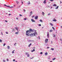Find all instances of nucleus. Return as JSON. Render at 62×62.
<instances>
[{"mask_svg": "<svg viewBox=\"0 0 62 62\" xmlns=\"http://www.w3.org/2000/svg\"><path fill=\"white\" fill-rule=\"evenodd\" d=\"M31 31L33 32V31L32 29H30V30H29V31L27 30V31H26V35H27L28 36H29V33H30Z\"/></svg>", "mask_w": 62, "mask_h": 62, "instance_id": "f257e3e1", "label": "nucleus"}, {"mask_svg": "<svg viewBox=\"0 0 62 62\" xmlns=\"http://www.w3.org/2000/svg\"><path fill=\"white\" fill-rule=\"evenodd\" d=\"M38 35V33H37V32H35L33 34L31 33V34L30 35V37L33 36H36V35Z\"/></svg>", "mask_w": 62, "mask_h": 62, "instance_id": "f03ea898", "label": "nucleus"}, {"mask_svg": "<svg viewBox=\"0 0 62 62\" xmlns=\"http://www.w3.org/2000/svg\"><path fill=\"white\" fill-rule=\"evenodd\" d=\"M48 42V39H46L45 40V42L46 43H47Z\"/></svg>", "mask_w": 62, "mask_h": 62, "instance_id": "7ed1b4c3", "label": "nucleus"}, {"mask_svg": "<svg viewBox=\"0 0 62 62\" xmlns=\"http://www.w3.org/2000/svg\"><path fill=\"white\" fill-rule=\"evenodd\" d=\"M38 16H36L35 17V20H38Z\"/></svg>", "mask_w": 62, "mask_h": 62, "instance_id": "20e7f679", "label": "nucleus"}, {"mask_svg": "<svg viewBox=\"0 0 62 62\" xmlns=\"http://www.w3.org/2000/svg\"><path fill=\"white\" fill-rule=\"evenodd\" d=\"M6 7H8V8H13V6H11V7H10V6H6Z\"/></svg>", "mask_w": 62, "mask_h": 62, "instance_id": "39448f33", "label": "nucleus"}, {"mask_svg": "<svg viewBox=\"0 0 62 62\" xmlns=\"http://www.w3.org/2000/svg\"><path fill=\"white\" fill-rule=\"evenodd\" d=\"M31 21L32 22H35V21L34 20H33V19H31Z\"/></svg>", "mask_w": 62, "mask_h": 62, "instance_id": "423d86ee", "label": "nucleus"}, {"mask_svg": "<svg viewBox=\"0 0 62 62\" xmlns=\"http://www.w3.org/2000/svg\"><path fill=\"white\" fill-rule=\"evenodd\" d=\"M53 6H54V7H56V6H57L56 5V4H54L53 5Z\"/></svg>", "mask_w": 62, "mask_h": 62, "instance_id": "0eeeda50", "label": "nucleus"}, {"mask_svg": "<svg viewBox=\"0 0 62 62\" xmlns=\"http://www.w3.org/2000/svg\"><path fill=\"white\" fill-rule=\"evenodd\" d=\"M32 45V44L31 43L30 44H29L28 46V47H30V46Z\"/></svg>", "mask_w": 62, "mask_h": 62, "instance_id": "6e6552de", "label": "nucleus"}, {"mask_svg": "<svg viewBox=\"0 0 62 62\" xmlns=\"http://www.w3.org/2000/svg\"><path fill=\"white\" fill-rule=\"evenodd\" d=\"M34 51H35V49H33V50L31 51V52H33Z\"/></svg>", "mask_w": 62, "mask_h": 62, "instance_id": "1a4fd4ad", "label": "nucleus"}, {"mask_svg": "<svg viewBox=\"0 0 62 62\" xmlns=\"http://www.w3.org/2000/svg\"><path fill=\"white\" fill-rule=\"evenodd\" d=\"M32 13H33L32 11H31V12L30 13V15H32Z\"/></svg>", "mask_w": 62, "mask_h": 62, "instance_id": "9d476101", "label": "nucleus"}, {"mask_svg": "<svg viewBox=\"0 0 62 62\" xmlns=\"http://www.w3.org/2000/svg\"><path fill=\"white\" fill-rule=\"evenodd\" d=\"M59 7V6H58L57 7H56L55 8V9H58V8Z\"/></svg>", "mask_w": 62, "mask_h": 62, "instance_id": "9b49d317", "label": "nucleus"}, {"mask_svg": "<svg viewBox=\"0 0 62 62\" xmlns=\"http://www.w3.org/2000/svg\"><path fill=\"white\" fill-rule=\"evenodd\" d=\"M53 21H54V22H56V20L55 19L53 20Z\"/></svg>", "mask_w": 62, "mask_h": 62, "instance_id": "f8f14e48", "label": "nucleus"}, {"mask_svg": "<svg viewBox=\"0 0 62 62\" xmlns=\"http://www.w3.org/2000/svg\"><path fill=\"white\" fill-rule=\"evenodd\" d=\"M50 25H51V26H53V24L50 23Z\"/></svg>", "mask_w": 62, "mask_h": 62, "instance_id": "ddd939ff", "label": "nucleus"}, {"mask_svg": "<svg viewBox=\"0 0 62 62\" xmlns=\"http://www.w3.org/2000/svg\"><path fill=\"white\" fill-rule=\"evenodd\" d=\"M56 59V58H53L52 59V60H53L54 61V60H55V59Z\"/></svg>", "mask_w": 62, "mask_h": 62, "instance_id": "4468645a", "label": "nucleus"}, {"mask_svg": "<svg viewBox=\"0 0 62 62\" xmlns=\"http://www.w3.org/2000/svg\"><path fill=\"white\" fill-rule=\"evenodd\" d=\"M44 4H46V0H45L44 2Z\"/></svg>", "mask_w": 62, "mask_h": 62, "instance_id": "2eb2a0df", "label": "nucleus"}, {"mask_svg": "<svg viewBox=\"0 0 62 62\" xmlns=\"http://www.w3.org/2000/svg\"><path fill=\"white\" fill-rule=\"evenodd\" d=\"M47 54H47V53H45V55H47Z\"/></svg>", "mask_w": 62, "mask_h": 62, "instance_id": "dca6fc26", "label": "nucleus"}, {"mask_svg": "<svg viewBox=\"0 0 62 62\" xmlns=\"http://www.w3.org/2000/svg\"><path fill=\"white\" fill-rule=\"evenodd\" d=\"M39 21L40 22H43V21H42V20L41 19V20H39Z\"/></svg>", "mask_w": 62, "mask_h": 62, "instance_id": "f3484780", "label": "nucleus"}, {"mask_svg": "<svg viewBox=\"0 0 62 62\" xmlns=\"http://www.w3.org/2000/svg\"><path fill=\"white\" fill-rule=\"evenodd\" d=\"M49 31L50 32H53V30H51L50 31Z\"/></svg>", "mask_w": 62, "mask_h": 62, "instance_id": "a211bd4d", "label": "nucleus"}, {"mask_svg": "<svg viewBox=\"0 0 62 62\" xmlns=\"http://www.w3.org/2000/svg\"><path fill=\"white\" fill-rule=\"evenodd\" d=\"M49 34L48 33L47 34V37H49Z\"/></svg>", "mask_w": 62, "mask_h": 62, "instance_id": "6ab92c4d", "label": "nucleus"}, {"mask_svg": "<svg viewBox=\"0 0 62 62\" xmlns=\"http://www.w3.org/2000/svg\"><path fill=\"white\" fill-rule=\"evenodd\" d=\"M42 14L43 15H44V12H42Z\"/></svg>", "mask_w": 62, "mask_h": 62, "instance_id": "aec40b11", "label": "nucleus"}, {"mask_svg": "<svg viewBox=\"0 0 62 62\" xmlns=\"http://www.w3.org/2000/svg\"><path fill=\"white\" fill-rule=\"evenodd\" d=\"M18 32H16L15 33L16 34H18Z\"/></svg>", "mask_w": 62, "mask_h": 62, "instance_id": "412c9836", "label": "nucleus"}, {"mask_svg": "<svg viewBox=\"0 0 62 62\" xmlns=\"http://www.w3.org/2000/svg\"><path fill=\"white\" fill-rule=\"evenodd\" d=\"M7 47H8V49H9V48H10L9 46H8Z\"/></svg>", "mask_w": 62, "mask_h": 62, "instance_id": "4be33fe9", "label": "nucleus"}, {"mask_svg": "<svg viewBox=\"0 0 62 62\" xmlns=\"http://www.w3.org/2000/svg\"><path fill=\"white\" fill-rule=\"evenodd\" d=\"M0 42H2V40H1V39H0Z\"/></svg>", "mask_w": 62, "mask_h": 62, "instance_id": "5701e85b", "label": "nucleus"}, {"mask_svg": "<svg viewBox=\"0 0 62 62\" xmlns=\"http://www.w3.org/2000/svg\"><path fill=\"white\" fill-rule=\"evenodd\" d=\"M38 38L39 39H40V37L39 36H38Z\"/></svg>", "mask_w": 62, "mask_h": 62, "instance_id": "b1692460", "label": "nucleus"}, {"mask_svg": "<svg viewBox=\"0 0 62 62\" xmlns=\"http://www.w3.org/2000/svg\"><path fill=\"white\" fill-rule=\"evenodd\" d=\"M16 3H17V4H18V3H19V2H18V1H16Z\"/></svg>", "mask_w": 62, "mask_h": 62, "instance_id": "393cba45", "label": "nucleus"}, {"mask_svg": "<svg viewBox=\"0 0 62 62\" xmlns=\"http://www.w3.org/2000/svg\"><path fill=\"white\" fill-rule=\"evenodd\" d=\"M1 34L2 35H3V34L2 32H1Z\"/></svg>", "mask_w": 62, "mask_h": 62, "instance_id": "a878e982", "label": "nucleus"}, {"mask_svg": "<svg viewBox=\"0 0 62 62\" xmlns=\"http://www.w3.org/2000/svg\"><path fill=\"white\" fill-rule=\"evenodd\" d=\"M50 1L52 2V1H54V0H49Z\"/></svg>", "mask_w": 62, "mask_h": 62, "instance_id": "bb28decb", "label": "nucleus"}, {"mask_svg": "<svg viewBox=\"0 0 62 62\" xmlns=\"http://www.w3.org/2000/svg\"><path fill=\"white\" fill-rule=\"evenodd\" d=\"M6 45V44H4L3 45V46H5V45Z\"/></svg>", "mask_w": 62, "mask_h": 62, "instance_id": "cd10ccee", "label": "nucleus"}, {"mask_svg": "<svg viewBox=\"0 0 62 62\" xmlns=\"http://www.w3.org/2000/svg\"><path fill=\"white\" fill-rule=\"evenodd\" d=\"M53 35L54 37H55V35L54 34Z\"/></svg>", "mask_w": 62, "mask_h": 62, "instance_id": "c85d7f7f", "label": "nucleus"}, {"mask_svg": "<svg viewBox=\"0 0 62 62\" xmlns=\"http://www.w3.org/2000/svg\"><path fill=\"white\" fill-rule=\"evenodd\" d=\"M52 28H53V29H54V27H52Z\"/></svg>", "mask_w": 62, "mask_h": 62, "instance_id": "c756f323", "label": "nucleus"}, {"mask_svg": "<svg viewBox=\"0 0 62 62\" xmlns=\"http://www.w3.org/2000/svg\"><path fill=\"white\" fill-rule=\"evenodd\" d=\"M51 50H54V48H51Z\"/></svg>", "mask_w": 62, "mask_h": 62, "instance_id": "7c9ffc66", "label": "nucleus"}, {"mask_svg": "<svg viewBox=\"0 0 62 62\" xmlns=\"http://www.w3.org/2000/svg\"><path fill=\"white\" fill-rule=\"evenodd\" d=\"M27 55V57H29V54H28Z\"/></svg>", "mask_w": 62, "mask_h": 62, "instance_id": "2f4dec72", "label": "nucleus"}, {"mask_svg": "<svg viewBox=\"0 0 62 62\" xmlns=\"http://www.w3.org/2000/svg\"><path fill=\"white\" fill-rule=\"evenodd\" d=\"M23 11H24V12H25V11H26V10H25V9H23Z\"/></svg>", "mask_w": 62, "mask_h": 62, "instance_id": "473e14b6", "label": "nucleus"}, {"mask_svg": "<svg viewBox=\"0 0 62 62\" xmlns=\"http://www.w3.org/2000/svg\"><path fill=\"white\" fill-rule=\"evenodd\" d=\"M41 26V24H39V26Z\"/></svg>", "mask_w": 62, "mask_h": 62, "instance_id": "72a5a7b5", "label": "nucleus"}, {"mask_svg": "<svg viewBox=\"0 0 62 62\" xmlns=\"http://www.w3.org/2000/svg\"><path fill=\"white\" fill-rule=\"evenodd\" d=\"M50 14H51L50 13H49V14H48V15H50Z\"/></svg>", "mask_w": 62, "mask_h": 62, "instance_id": "f704fd0d", "label": "nucleus"}, {"mask_svg": "<svg viewBox=\"0 0 62 62\" xmlns=\"http://www.w3.org/2000/svg\"><path fill=\"white\" fill-rule=\"evenodd\" d=\"M42 53H43L42 52L40 53V54H42Z\"/></svg>", "mask_w": 62, "mask_h": 62, "instance_id": "c9c22d12", "label": "nucleus"}, {"mask_svg": "<svg viewBox=\"0 0 62 62\" xmlns=\"http://www.w3.org/2000/svg\"><path fill=\"white\" fill-rule=\"evenodd\" d=\"M30 1L29 2V3H28V4H30Z\"/></svg>", "mask_w": 62, "mask_h": 62, "instance_id": "e433bc0d", "label": "nucleus"}, {"mask_svg": "<svg viewBox=\"0 0 62 62\" xmlns=\"http://www.w3.org/2000/svg\"><path fill=\"white\" fill-rule=\"evenodd\" d=\"M6 34H8V32H6Z\"/></svg>", "mask_w": 62, "mask_h": 62, "instance_id": "4c0bfd02", "label": "nucleus"}, {"mask_svg": "<svg viewBox=\"0 0 62 62\" xmlns=\"http://www.w3.org/2000/svg\"><path fill=\"white\" fill-rule=\"evenodd\" d=\"M16 28V30H18V29H17V28Z\"/></svg>", "mask_w": 62, "mask_h": 62, "instance_id": "58836bf2", "label": "nucleus"}, {"mask_svg": "<svg viewBox=\"0 0 62 62\" xmlns=\"http://www.w3.org/2000/svg\"><path fill=\"white\" fill-rule=\"evenodd\" d=\"M19 15H20V16H22V15H21L20 14H19Z\"/></svg>", "mask_w": 62, "mask_h": 62, "instance_id": "ea45409f", "label": "nucleus"}, {"mask_svg": "<svg viewBox=\"0 0 62 62\" xmlns=\"http://www.w3.org/2000/svg\"><path fill=\"white\" fill-rule=\"evenodd\" d=\"M4 6H6V7H7V5H6V4H5L4 5Z\"/></svg>", "mask_w": 62, "mask_h": 62, "instance_id": "a19ab883", "label": "nucleus"}, {"mask_svg": "<svg viewBox=\"0 0 62 62\" xmlns=\"http://www.w3.org/2000/svg\"><path fill=\"white\" fill-rule=\"evenodd\" d=\"M12 54H14V51L12 52Z\"/></svg>", "mask_w": 62, "mask_h": 62, "instance_id": "79ce46f5", "label": "nucleus"}, {"mask_svg": "<svg viewBox=\"0 0 62 62\" xmlns=\"http://www.w3.org/2000/svg\"><path fill=\"white\" fill-rule=\"evenodd\" d=\"M24 20H26V18H25L24 19Z\"/></svg>", "mask_w": 62, "mask_h": 62, "instance_id": "37998d69", "label": "nucleus"}, {"mask_svg": "<svg viewBox=\"0 0 62 62\" xmlns=\"http://www.w3.org/2000/svg\"><path fill=\"white\" fill-rule=\"evenodd\" d=\"M47 49H48V48H50V47H47Z\"/></svg>", "mask_w": 62, "mask_h": 62, "instance_id": "c03bdc74", "label": "nucleus"}, {"mask_svg": "<svg viewBox=\"0 0 62 62\" xmlns=\"http://www.w3.org/2000/svg\"><path fill=\"white\" fill-rule=\"evenodd\" d=\"M13 61H15V59H14L13 60Z\"/></svg>", "mask_w": 62, "mask_h": 62, "instance_id": "a18cd8bd", "label": "nucleus"}, {"mask_svg": "<svg viewBox=\"0 0 62 62\" xmlns=\"http://www.w3.org/2000/svg\"><path fill=\"white\" fill-rule=\"evenodd\" d=\"M5 22H8V21H7L6 20H5Z\"/></svg>", "mask_w": 62, "mask_h": 62, "instance_id": "49530a36", "label": "nucleus"}, {"mask_svg": "<svg viewBox=\"0 0 62 62\" xmlns=\"http://www.w3.org/2000/svg\"><path fill=\"white\" fill-rule=\"evenodd\" d=\"M3 62H5V60H3Z\"/></svg>", "mask_w": 62, "mask_h": 62, "instance_id": "de8ad7c7", "label": "nucleus"}, {"mask_svg": "<svg viewBox=\"0 0 62 62\" xmlns=\"http://www.w3.org/2000/svg\"><path fill=\"white\" fill-rule=\"evenodd\" d=\"M16 19H17V20H18V18H17V17H16Z\"/></svg>", "mask_w": 62, "mask_h": 62, "instance_id": "09e8293b", "label": "nucleus"}, {"mask_svg": "<svg viewBox=\"0 0 62 62\" xmlns=\"http://www.w3.org/2000/svg\"><path fill=\"white\" fill-rule=\"evenodd\" d=\"M7 60L8 61V59H7Z\"/></svg>", "mask_w": 62, "mask_h": 62, "instance_id": "8fccbe9b", "label": "nucleus"}, {"mask_svg": "<svg viewBox=\"0 0 62 62\" xmlns=\"http://www.w3.org/2000/svg\"><path fill=\"white\" fill-rule=\"evenodd\" d=\"M10 15H11V14H9V16Z\"/></svg>", "mask_w": 62, "mask_h": 62, "instance_id": "3c124183", "label": "nucleus"}, {"mask_svg": "<svg viewBox=\"0 0 62 62\" xmlns=\"http://www.w3.org/2000/svg\"><path fill=\"white\" fill-rule=\"evenodd\" d=\"M32 18H33V17H34V16H32Z\"/></svg>", "mask_w": 62, "mask_h": 62, "instance_id": "603ef678", "label": "nucleus"}, {"mask_svg": "<svg viewBox=\"0 0 62 62\" xmlns=\"http://www.w3.org/2000/svg\"><path fill=\"white\" fill-rule=\"evenodd\" d=\"M16 44V43H15V44H14V45L15 46V44Z\"/></svg>", "mask_w": 62, "mask_h": 62, "instance_id": "864d4df0", "label": "nucleus"}, {"mask_svg": "<svg viewBox=\"0 0 62 62\" xmlns=\"http://www.w3.org/2000/svg\"><path fill=\"white\" fill-rule=\"evenodd\" d=\"M22 5H23V2H22Z\"/></svg>", "mask_w": 62, "mask_h": 62, "instance_id": "5fc2aeb1", "label": "nucleus"}, {"mask_svg": "<svg viewBox=\"0 0 62 62\" xmlns=\"http://www.w3.org/2000/svg\"><path fill=\"white\" fill-rule=\"evenodd\" d=\"M33 49H35V47H34L33 48Z\"/></svg>", "mask_w": 62, "mask_h": 62, "instance_id": "6e6d98bb", "label": "nucleus"}, {"mask_svg": "<svg viewBox=\"0 0 62 62\" xmlns=\"http://www.w3.org/2000/svg\"><path fill=\"white\" fill-rule=\"evenodd\" d=\"M34 41L33 40H32L31 41Z\"/></svg>", "mask_w": 62, "mask_h": 62, "instance_id": "4d7b16f0", "label": "nucleus"}, {"mask_svg": "<svg viewBox=\"0 0 62 62\" xmlns=\"http://www.w3.org/2000/svg\"><path fill=\"white\" fill-rule=\"evenodd\" d=\"M34 58V57H33L32 58H31V59H32V58Z\"/></svg>", "mask_w": 62, "mask_h": 62, "instance_id": "13d9d810", "label": "nucleus"}, {"mask_svg": "<svg viewBox=\"0 0 62 62\" xmlns=\"http://www.w3.org/2000/svg\"><path fill=\"white\" fill-rule=\"evenodd\" d=\"M53 43V41H51V43Z\"/></svg>", "mask_w": 62, "mask_h": 62, "instance_id": "bf43d9fd", "label": "nucleus"}, {"mask_svg": "<svg viewBox=\"0 0 62 62\" xmlns=\"http://www.w3.org/2000/svg\"><path fill=\"white\" fill-rule=\"evenodd\" d=\"M62 2H61V1H60V3H62Z\"/></svg>", "mask_w": 62, "mask_h": 62, "instance_id": "052dcab7", "label": "nucleus"}, {"mask_svg": "<svg viewBox=\"0 0 62 62\" xmlns=\"http://www.w3.org/2000/svg\"><path fill=\"white\" fill-rule=\"evenodd\" d=\"M61 28H62V26H61Z\"/></svg>", "mask_w": 62, "mask_h": 62, "instance_id": "680f3d73", "label": "nucleus"}, {"mask_svg": "<svg viewBox=\"0 0 62 62\" xmlns=\"http://www.w3.org/2000/svg\"><path fill=\"white\" fill-rule=\"evenodd\" d=\"M15 51V50H14L13 51V52H14V51Z\"/></svg>", "mask_w": 62, "mask_h": 62, "instance_id": "e2e57ef3", "label": "nucleus"}, {"mask_svg": "<svg viewBox=\"0 0 62 62\" xmlns=\"http://www.w3.org/2000/svg\"><path fill=\"white\" fill-rule=\"evenodd\" d=\"M20 5L19 6V7H20Z\"/></svg>", "mask_w": 62, "mask_h": 62, "instance_id": "0e129e2a", "label": "nucleus"}, {"mask_svg": "<svg viewBox=\"0 0 62 62\" xmlns=\"http://www.w3.org/2000/svg\"><path fill=\"white\" fill-rule=\"evenodd\" d=\"M15 62H17V61H15Z\"/></svg>", "mask_w": 62, "mask_h": 62, "instance_id": "69168bd1", "label": "nucleus"}, {"mask_svg": "<svg viewBox=\"0 0 62 62\" xmlns=\"http://www.w3.org/2000/svg\"><path fill=\"white\" fill-rule=\"evenodd\" d=\"M50 62H52V61H51Z\"/></svg>", "mask_w": 62, "mask_h": 62, "instance_id": "338daca9", "label": "nucleus"}, {"mask_svg": "<svg viewBox=\"0 0 62 62\" xmlns=\"http://www.w3.org/2000/svg\"><path fill=\"white\" fill-rule=\"evenodd\" d=\"M9 12H10V11H9Z\"/></svg>", "mask_w": 62, "mask_h": 62, "instance_id": "774afa93", "label": "nucleus"}]
</instances>
